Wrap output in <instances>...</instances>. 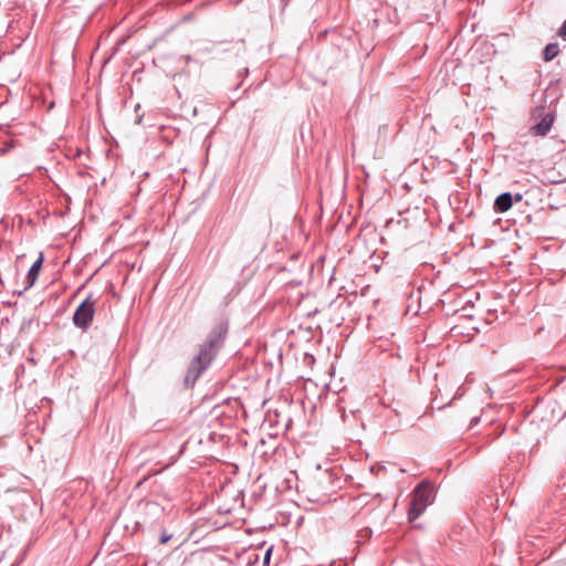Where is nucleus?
<instances>
[{
	"label": "nucleus",
	"instance_id": "f257e3e1",
	"mask_svg": "<svg viewBox=\"0 0 566 566\" xmlns=\"http://www.w3.org/2000/svg\"><path fill=\"white\" fill-rule=\"evenodd\" d=\"M227 334L228 324L219 323L210 331L203 343L199 345L198 353L190 360L185 375L184 384L186 388H192L210 367L223 346Z\"/></svg>",
	"mask_w": 566,
	"mask_h": 566
},
{
	"label": "nucleus",
	"instance_id": "f03ea898",
	"mask_svg": "<svg viewBox=\"0 0 566 566\" xmlns=\"http://www.w3.org/2000/svg\"><path fill=\"white\" fill-rule=\"evenodd\" d=\"M433 488L428 481L420 482L412 492L410 507L408 510V521H416L432 502Z\"/></svg>",
	"mask_w": 566,
	"mask_h": 566
},
{
	"label": "nucleus",
	"instance_id": "7ed1b4c3",
	"mask_svg": "<svg viewBox=\"0 0 566 566\" xmlns=\"http://www.w3.org/2000/svg\"><path fill=\"white\" fill-rule=\"evenodd\" d=\"M96 302L91 296L86 297L75 310L73 314V324L82 329L87 331L93 322Z\"/></svg>",
	"mask_w": 566,
	"mask_h": 566
},
{
	"label": "nucleus",
	"instance_id": "20e7f679",
	"mask_svg": "<svg viewBox=\"0 0 566 566\" xmlns=\"http://www.w3.org/2000/svg\"><path fill=\"white\" fill-rule=\"evenodd\" d=\"M565 501L566 494L563 492V486L558 485L553 496L548 500L547 506L552 512L563 515V511L565 510Z\"/></svg>",
	"mask_w": 566,
	"mask_h": 566
},
{
	"label": "nucleus",
	"instance_id": "39448f33",
	"mask_svg": "<svg viewBox=\"0 0 566 566\" xmlns=\"http://www.w3.org/2000/svg\"><path fill=\"white\" fill-rule=\"evenodd\" d=\"M43 260H44L43 253H40L39 258L33 262V264L31 265V268L27 274V277H25L27 285H25L24 290H29L36 282L40 271H41V268H42V264H43Z\"/></svg>",
	"mask_w": 566,
	"mask_h": 566
},
{
	"label": "nucleus",
	"instance_id": "423d86ee",
	"mask_svg": "<svg viewBox=\"0 0 566 566\" xmlns=\"http://www.w3.org/2000/svg\"><path fill=\"white\" fill-rule=\"evenodd\" d=\"M513 206V196L511 192L499 195L494 201L493 209L496 213H504Z\"/></svg>",
	"mask_w": 566,
	"mask_h": 566
},
{
	"label": "nucleus",
	"instance_id": "0eeeda50",
	"mask_svg": "<svg viewBox=\"0 0 566 566\" xmlns=\"http://www.w3.org/2000/svg\"><path fill=\"white\" fill-rule=\"evenodd\" d=\"M553 122H554V117L552 114H546L539 123H537L536 125H534L532 128H531V132L533 135L535 136H545L552 125H553Z\"/></svg>",
	"mask_w": 566,
	"mask_h": 566
},
{
	"label": "nucleus",
	"instance_id": "6e6552de",
	"mask_svg": "<svg viewBox=\"0 0 566 566\" xmlns=\"http://www.w3.org/2000/svg\"><path fill=\"white\" fill-rule=\"evenodd\" d=\"M559 53V46L557 43H549L545 46L543 51V59L546 62L552 61L554 57H556Z\"/></svg>",
	"mask_w": 566,
	"mask_h": 566
},
{
	"label": "nucleus",
	"instance_id": "1a4fd4ad",
	"mask_svg": "<svg viewBox=\"0 0 566 566\" xmlns=\"http://www.w3.org/2000/svg\"><path fill=\"white\" fill-rule=\"evenodd\" d=\"M172 536H174L172 533H169L165 527H163L158 542H159V544L164 545V544L168 543L172 538Z\"/></svg>",
	"mask_w": 566,
	"mask_h": 566
},
{
	"label": "nucleus",
	"instance_id": "9d476101",
	"mask_svg": "<svg viewBox=\"0 0 566 566\" xmlns=\"http://www.w3.org/2000/svg\"><path fill=\"white\" fill-rule=\"evenodd\" d=\"M558 35L562 38V39H566V21H564L562 23V25L559 27L558 29Z\"/></svg>",
	"mask_w": 566,
	"mask_h": 566
},
{
	"label": "nucleus",
	"instance_id": "9b49d317",
	"mask_svg": "<svg viewBox=\"0 0 566 566\" xmlns=\"http://www.w3.org/2000/svg\"><path fill=\"white\" fill-rule=\"evenodd\" d=\"M271 554H272V548H269L266 552H265V555H264V564H269L270 562V558H271Z\"/></svg>",
	"mask_w": 566,
	"mask_h": 566
},
{
	"label": "nucleus",
	"instance_id": "f8f14e48",
	"mask_svg": "<svg viewBox=\"0 0 566 566\" xmlns=\"http://www.w3.org/2000/svg\"><path fill=\"white\" fill-rule=\"evenodd\" d=\"M522 195L521 193H515V196L513 197V200L515 201H521L522 200Z\"/></svg>",
	"mask_w": 566,
	"mask_h": 566
}]
</instances>
